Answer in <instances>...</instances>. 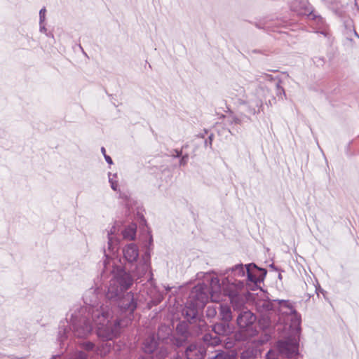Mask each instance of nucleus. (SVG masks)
<instances>
[{
	"mask_svg": "<svg viewBox=\"0 0 359 359\" xmlns=\"http://www.w3.org/2000/svg\"><path fill=\"white\" fill-rule=\"evenodd\" d=\"M226 276L222 283L217 277L210 280V293L212 302H218L228 297L234 310L241 309L245 304L244 289L253 290L258 283L264 280L266 270L254 263L236 264L223 273Z\"/></svg>",
	"mask_w": 359,
	"mask_h": 359,
	"instance_id": "nucleus-1",
	"label": "nucleus"
},
{
	"mask_svg": "<svg viewBox=\"0 0 359 359\" xmlns=\"http://www.w3.org/2000/svg\"><path fill=\"white\" fill-rule=\"evenodd\" d=\"M99 288H90L83 296L84 306H76L74 310L91 315L92 320L97 328L98 337L104 340H111L116 338L121 334L122 329L131 321L130 318L116 320L114 324L109 323L112 318L111 311L108 306H99Z\"/></svg>",
	"mask_w": 359,
	"mask_h": 359,
	"instance_id": "nucleus-2",
	"label": "nucleus"
},
{
	"mask_svg": "<svg viewBox=\"0 0 359 359\" xmlns=\"http://www.w3.org/2000/svg\"><path fill=\"white\" fill-rule=\"evenodd\" d=\"M275 304L273 319L276 320V317L278 316V322L283 324L285 329L290 330L294 335L278 342L279 353L288 359H295L298 355L299 346L296 336L300 331L301 316L289 300L275 299Z\"/></svg>",
	"mask_w": 359,
	"mask_h": 359,
	"instance_id": "nucleus-3",
	"label": "nucleus"
},
{
	"mask_svg": "<svg viewBox=\"0 0 359 359\" xmlns=\"http://www.w3.org/2000/svg\"><path fill=\"white\" fill-rule=\"evenodd\" d=\"M133 283L132 276L121 267H116L112 271V277H110L106 294L110 304L114 303L121 312L128 313L130 315H132L137 308L134 294L131 292H126Z\"/></svg>",
	"mask_w": 359,
	"mask_h": 359,
	"instance_id": "nucleus-4",
	"label": "nucleus"
},
{
	"mask_svg": "<svg viewBox=\"0 0 359 359\" xmlns=\"http://www.w3.org/2000/svg\"><path fill=\"white\" fill-rule=\"evenodd\" d=\"M123 253V262L121 259L119 260L121 264L118 265L113 263L112 266L109 264L110 267L107 270L102 273V278L105 276L108 271H110L112 277V271L116 267H121L126 272L131 274L137 278H140L144 276L150 269L149 257L147 255L143 256L141 259L139 258V248L134 243H129L126 245L122 249ZM111 259V258L110 259ZM111 260H109L110 262Z\"/></svg>",
	"mask_w": 359,
	"mask_h": 359,
	"instance_id": "nucleus-5",
	"label": "nucleus"
},
{
	"mask_svg": "<svg viewBox=\"0 0 359 359\" xmlns=\"http://www.w3.org/2000/svg\"><path fill=\"white\" fill-rule=\"evenodd\" d=\"M90 319H92L91 315L86 313L79 314L78 311L73 310L69 322H62L59 326L57 338L60 345L65 344V341L71 334L78 338L87 337L93 330Z\"/></svg>",
	"mask_w": 359,
	"mask_h": 359,
	"instance_id": "nucleus-6",
	"label": "nucleus"
},
{
	"mask_svg": "<svg viewBox=\"0 0 359 359\" xmlns=\"http://www.w3.org/2000/svg\"><path fill=\"white\" fill-rule=\"evenodd\" d=\"M236 87L232 94L237 97L238 103L250 114L259 113L263 106V100L269 93V88H257L256 83H251L247 90L242 86Z\"/></svg>",
	"mask_w": 359,
	"mask_h": 359,
	"instance_id": "nucleus-7",
	"label": "nucleus"
},
{
	"mask_svg": "<svg viewBox=\"0 0 359 359\" xmlns=\"http://www.w3.org/2000/svg\"><path fill=\"white\" fill-rule=\"evenodd\" d=\"M257 320V317L249 310H243L238 314L236 322L243 336V340L251 337L256 334V330L253 329V325Z\"/></svg>",
	"mask_w": 359,
	"mask_h": 359,
	"instance_id": "nucleus-8",
	"label": "nucleus"
},
{
	"mask_svg": "<svg viewBox=\"0 0 359 359\" xmlns=\"http://www.w3.org/2000/svg\"><path fill=\"white\" fill-rule=\"evenodd\" d=\"M257 312L260 313V323L264 322L265 327H269L276 320L273 319L275 313V300L273 302L269 299H258L255 302Z\"/></svg>",
	"mask_w": 359,
	"mask_h": 359,
	"instance_id": "nucleus-9",
	"label": "nucleus"
},
{
	"mask_svg": "<svg viewBox=\"0 0 359 359\" xmlns=\"http://www.w3.org/2000/svg\"><path fill=\"white\" fill-rule=\"evenodd\" d=\"M118 231L119 229L116 223L107 230L108 246L107 250H104L105 259L103 262L104 273L110 267L109 260L111 259V255H114L118 250L119 241L116 237Z\"/></svg>",
	"mask_w": 359,
	"mask_h": 359,
	"instance_id": "nucleus-10",
	"label": "nucleus"
},
{
	"mask_svg": "<svg viewBox=\"0 0 359 359\" xmlns=\"http://www.w3.org/2000/svg\"><path fill=\"white\" fill-rule=\"evenodd\" d=\"M290 8L292 11L299 15H308L309 19L314 20L320 25H324V20L322 17L316 15L311 11L309 7V3L306 0H293L291 2Z\"/></svg>",
	"mask_w": 359,
	"mask_h": 359,
	"instance_id": "nucleus-11",
	"label": "nucleus"
},
{
	"mask_svg": "<svg viewBox=\"0 0 359 359\" xmlns=\"http://www.w3.org/2000/svg\"><path fill=\"white\" fill-rule=\"evenodd\" d=\"M99 338L103 341L102 344L96 346L95 344L91 341H83L81 344V348L88 352H93L100 355H106L111 350L112 344L109 342V340H104L100 337ZM112 340L113 339H111L110 341Z\"/></svg>",
	"mask_w": 359,
	"mask_h": 359,
	"instance_id": "nucleus-12",
	"label": "nucleus"
},
{
	"mask_svg": "<svg viewBox=\"0 0 359 359\" xmlns=\"http://www.w3.org/2000/svg\"><path fill=\"white\" fill-rule=\"evenodd\" d=\"M185 353L187 359H201L205 353V350L203 346L191 344L187 348Z\"/></svg>",
	"mask_w": 359,
	"mask_h": 359,
	"instance_id": "nucleus-13",
	"label": "nucleus"
},
{
	"mask_svg": "<svg viewBox=\"0 0 359 359\" xmlns=\"http://www.w3.org/2000/svg\"><path fill=\"white\" fill-rule=\"evenodd\" d=\"M157 345L158 342L155 337L150 335L144 340L142 349L145 353H151L156 350Z\"/></svg>",
	"mask_w": 359,
	"mask_h": 359,
	"instance_id": "nucleus-14",
	"label": "nucleus"
},
{
	"mask_svg": "<svg viewBox=\"0 0 359 359\" xmlns=\"http://www.w3.org/2000/svg\"><path fill=\"white\" fill-rule=\"evenodd\" d=\"M219 314L222 321L229 323L232 319L231 311L228 305H219Z\"/></svg>",
	"mask_w": 359,
	"mask_h": 359,
	"instance_id": "nucleus-15",
	"label": "nucleus"
},
{
	"mask_svg": "<svg viewBox=\"0 0 359 359\" xmlns=\"http://www.w3.org/2000/svg\"><path fill=\"white\" fill-rule=\"evenodd\" d=\"M214 332L219 335H224L229 332V323L223 321L222 323H215L212 326Z\"/></svg>",
	"mask_w": 359,
	"mask_h": 359,
	"instance_id": "nucleus-16",
	"label": "nucleus"
},
{
	"mask_svg": "<svg viewBox=\"0 0 359 359\" xmlns=\"http://www.w3.org/2000/svg\"><path fill=\"white\" fill-rule=\"evenodd\" d=\"M123 238L127 240H134L136 236V227L134 225H130L122 231Z\"/></svg>",
	"mask_w": 359,
	"mask_h": 359,
	"instance_id": "nucleus-17",
	"label": "nucleus"
},
{
	"mask_svg": "<svg viewBox=\"0 0 359 359\" xmlns=\"http://www.w3.org/2000/svg\"><path fill=\"white\" fill-rule=\"evenodd\" d=\"M203 339L204 342L209 345H216L219 343V340L217 337L212 338L210 334H206L203 336Z\"/></svg>",
	"mask_w": 359,
	"mask_h": 359,
	"instance_id": "nucleus-18",
	"label": "nucleus"
},
{
	"mask_svg": "<svg viewBox=\"0 0 359 359\" xmlns=\"http://www.w3.org/2000/svg\"><path fill=\"white\" fill-rule=\"evenodd\" d=\"M211 359H234V356L228 353L220 351H218Z\"/></svg>",
	"mask_w": 359,
	"mask_h": 359,
	"instance_id": "nucleus-19",
	"label": "nucleus"
},
{
	"mask_svg": "<svg viewBox=\"0 0 359 359\" xmlns=\"http://www.w3.org/2000/svg\"><path fill=\"white\" fill-rule=\"evenodd\" d=\"M226 120V122L231 125H232V124L240 125L242 123V119L240 117L235 116V115H230V116H227Z\"/></svg>",
	"mask_w": 359,
	"mask_h": 359,
	"instance_id": "nucleus-20",
	"label": "nucleus"
},
{
	"mask_svg": "<svg viewBox=\"0 0 359 359\" xmlns=\"http://www.w3.org/2000/svg\"><path fill=\"white\" fill-rule=\"evenodd\" d=\"M117 175L116 174H111L109 173V182L110 183L111 188L114 191H117L118 189V182L116 181Z\"/></svg>",
	"mask_w": 359,
	"mask_h": 359,
	"instance_id": "nucleus-21",
	"label": "nucleus"
},
{
	"mask_svg": "<svg viewBox=\"0 0 359 359\" xmlns=\"http://www.w3.org/2000/svg\"><path fill=\"white\" fill-rule=\"evenodd\" d=\"M217 314V307L215 306H208L206 309V316L209 318H214Z\"/></svg>",
	"mask_w": 359,
	"mask_h": 359,
	"instance_id": "nucleus-22",
	"label": "nucleus"
},
{
	"mask_svg": "<svg viewBox=\"0 0 359 359\" xmlns=\"http://www.w3.org/2000/svg\"><path fill=\"white\" fill-rule=\"evenodd\" d=\"M255 356L252 351H245L241 355V359H254Z\"/></svg>",
	"mask_w": 359,
	"mask_h": 359,
	"instance_id": "nucleus-23",
	"label": "nucleus"
},
{
	"mask_svg": "<svg viewBox=\"0 0 359 359\" xmlns=\"http://www.w3.org/2000/svg\"><path fill=\"white\" fill-rule=\"evenodd\" d=\"M46 9L45 7L42 8L39 11V23H43L46 20Z\"/></svg>",
	"mask_w": 359,
	"mask_h": 359,
	"instance_id": "nucleus-24",
	"label": "nucleus"
},
{
	"mask_svg": "<svg viewBox=\"0 0 359 359\" xmlns=\"http://www.w3.org/2000/svg\"><path fill=\"white\" fill-rule=\"evenodd\" d=\"M39 31L41 33H44L47 36L53 37V35L47 32V29L43 23H39Z\"/></svg>",
	"mask_w": 359,
	"mask_h": 359,
	"instance_id": "nucleus-25",
	"label": "nucleus"
},
{
	"mask_svg": "<svg viewBox=\"0 0 359 359\" xmlns=\"http://www.w3.org/2000/svg\"><path fill=\"white\" fill-rule=\"evenodd\" d=\"M266 359H278V353L273 350H270L266 355Z\"/></svg>",
	"mask_w": 359,
	"mask_h": 359,
	"instance_id": "nucleus-26",
	"label": "nucleus"
},
{
	"mask_svg": "<svg viewBox=\"0 0 359 359\" xmlns=\"http://www.w3.org/2000/svg\"><path fill=\"white\" fill-rule=\"evenodd\" d=\"M275 86H276V90H277V93H276L277 95L278 96H280L281 95H285V90L282 87L280 86L279 82H276L275 83Z\"/></svg>",
	"mask_w": 359,
	"mask_h": 359,
	"instance_id": "nucleus-27",
	"label": "nucleus"
},
{
	"mask_svg": "<svg viewBox=\"0 0 359 359\" xmlns=\"http://www.w3.org/2000/svg\"><path fill=\"white\" fill-rule=\"evenodd\" d=\"M188 158H189V156L187 154L183 156L181 159H180V165H185L187 163V161H188Z\"/></svg>",
	"mask_w": 359,
	"mask_h": 359,
	"instance_id": "nucleus-28",
	"label": "nucleus"
},
{
	"mask_svg": "<svg viewBox=\"0 0 359 359\" xmlns=\"http://www.w3.org/2000/svg\"><path fill=\"white\" fill-rule=\"evenodd\" d=\"M212 140H213V135L211 134L209 137H208V139L206 140L205 141V147H208L209 146L210 147H212Z\"/></svg>",
	"mask_w": 359,
	"mask_h": 359,
	"instance_id": "nucleus-29",
	"label": "nucleus"
},
{
	"mask_svg": "<svg viewBox=\"0 0 359 359\" xmlns=\"http://www.w3.org/2000/svg\"><path fill=\"white\" fill-rule=\"evenodd\" d=\"M329 6H334L337 4V0H322Z\"/></svg>",
	"mask_w": 359,
	"mask_h": 359,
	"instance_id": "nucleus-30",
	"label": "nucleus"
},
{
	"mask_svg": "<svg viewBox=\"0 0 359 359\" xmlns=\"http://www.w3.org/2000/svg\"><path fill=\"white\" fill-rule=\"evenodd\" d=\"M167 355V351L165 349L161 348L160 350V356L158 357L157 359H164L165 356Z\"/></svg>",
	"mask_w": 359,
	"mask_h": 359,
	"instance_id": "nucleus-31",
	"label": "nucleus"
},
{
	"mask_svg": "<svg viewBox=\"0 0 359 359\" xmlns=\"http://www.w3.org/2000/svg\"><path fill=\"white\" fill-rule=\"evenodd\" d=\"M104 158H105V161L109 164V165H111L113 163V161H112V159L111 158L107 155V154H104Z\"/></svg>",
	"mask_w": 359,
	"mask_h": 359,
	"instance_id": "nucleus-32",
	"label": "nucleus"
},
{
	"mask_svg": "<svg viewBox=\"0 0 359 359\" xmlns=\"http://www.w3.org/2000/svg\"><path fill=\"white\" fill-rule=\"evenodd\" d=\"M175 153L174 156L176 157H180L182 155V151L177 149L175 150Z\"/></svg>",
	"mask_w": 359,
	"mask_h": 359,
	"instance_id": "nucleus-33",
	"label": "nucleus"
},
{
	"mask_svg": "<svg viewBox=\"0 0 359 359\" xmlns=\"http://www.w3.org/2000/svg\"><path fill=\"white\" fill-rule=\"evenodd\" d=\"M265 79L269 81H271L273 78L271 75L269 74H265Z\"/></svg>",
	"mask_w": 359,
	"mask_h": 359,
	"instance_id": "nucleus-34",
	"label": "nucleus"
},
{
	"mask_svg": "<svg viewBox=\"0 0 359 359\" xmlns=\"http://www.w3.org/2000/svg\"><path fill=\"white\" fill-rule=\"evenodd\" d=\"M101 151L104 156V154H106V150H105L104 147L101 148Z\"/></svg>",
	"mask_w": 359,
	"mask_h": 359,
	"instance_id": "nucleus-35",
	"label": "nucleus"
},
{
	"mask_svg": "<svg viewBox=\"0 0 359 359\" xmlns=\"http://www.w3.org/2000/svg\"><path fill=\"white\" fill-rule=\"evenodd\" d=\"M172 359H182L179 355H175Z\"/></svg>",
	"mask_w": 359,
	"mask_h": 359,
	"instance_id": "nucleus-36",
	"label": "nucleus"
},
{
	"mask_svg": "<svg viewBox=\"0 0 359 359\" xmlns=\"http://www.w3.org/2000/svg\"><path fill=\"white\" fill-rule=\"evenodd\" d=\"M182 327V325H178V326L177 327V330H180V327Z\"/></svg>",
	"mask_w": 359,
	"mask_h": 359,
	"instance_id": "nucleus-37",
	"label": "nucleus"
},
{
	"mask_svg": "<svg viewBox=\"0 0 359 359\" xmlns=\"http://www.w3.org/2000/svg\"><path fill=\"white\" fill-rule=\"evenodd\" d=\"M321 34H324L325 36H326V34L325 32H321Z\"/></svg>",
	"mask_w": 359,
	"mask_h": 359,
	"instance_id": "nucleus-38",
	"label": "nucleus"
},
{
	"mask_svg": "<svg viewBox=\"0 0 359 359\" xmlns=\"http://www.w3.org/2000/svg\"><path fill=\"white\" fill-rule=\"evenodd\" d=\"M56 358H57V355H56V356H53V359H55Z\"/></svg>",
	"mask_w": 359,
	"mask_h": 359,
	"instance_id": "nucleus-39",
	"label": "nucleus"
},
{
	"mask_svg": "<svg viewBox=\"0 0 359 359\" xmlns=\"http://www.w3.org/2000/svg\"><path fill=\"white\" fill-rule=\"evenodd\" d=\"M200 137H203V134H201Z\"/></svg>",
	"mask_w": 359,
	"mask_h": 359,
	"instance_id": "nucleus-40",
	"label": "nucleus"
}]
</instances>
